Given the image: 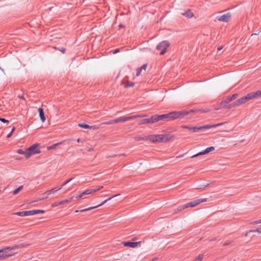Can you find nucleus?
<instances>
[{"mask_svg": "<svg viewBox=\"0 0 261 261\" xmlns=\"http://www.w3.org/2000/svg\"><path fill=\"white\" fill-rule=\"evenodd\" d=\"M188 113V112L186 111H173L162 115L155 114L147 118L148 123H154L160 120L170 121L177 118H183Z\"/></svg>", "mask_w": 261, "mask_h": 261, "instance_id": "obj_1", "label": "nucleus"}, {"mask_svg": "<svg viewBox=\"0 0 261 261\" xmlns=\"http://www.w3.org/2000/svg\"><path fill=\"white\" fill-rule=\"evenodd\" d=\"M74 198V197H71L69 198L66 199L64 200V202H65V203L71 202L73 200Z\"/></svg>", "mask_w": 261, "mask_h": 261, "instance_id": "obj_35", "label": "nucleus"}, {"mask_svg": "<svg viewBox=\"0 0 261 261\" xmlns=\"http://www.w3.org/2000/svg\"><path fill=\"white\" fill-rule=\"evenodd\" d=\"M225 100L226 101V102L227 103H229L230 102H231L232 101L231 99V98L229 96L227 97V98L225 99Z\"/></svg>", "mask_w": 261, "mask_h": 261, "instance_id": "obj_44", "label": "nucleus"}, {"mask_svg": "<svg viewBox=\"0 0 261 261\" xmlns=\"http://www.w3.org/2000/svg\"><path fill=\"white\" fill-rule=\"evenodd\" d=\"M170 43L168 41L164 40L161 42L156 47V49L159 50H161L160 55H163L166 51L167 48L169 46Z\"/></svg>", "mask_w": 261, "mask_h": 261, "instance_id": "obj_4", "label": "nucleus"}, {"mask_svg": "<svg viewBox=\"0 0 261 261\" xmlns=\"http://www.w3.org/2000/svg\"><path fill=\"white\" fill-rule=\"evenodd\" d=\"M73 178H70L69 179L66 180V181H65L62 185V186H64L65 185H66V184H67L68 182H69Z\"/></svg>", "mask_w": 261, "mask_h": 261, "instance_id": "obj_45", "label": "nucleus"}, {"mask_svg": "<svg viewBox=\"0 0 261 261\" xmlns=\"http://www.w3.org/2000/svg\"><path fill=\"white\" fill-rule=\"evenodd\" d=\"M140 242H124L123 244L124 246L129 247L130 248H135L138 246Z\"/></svg>", "mask_w": 261, "mask_h": 261, "instance_id": "obj_13", "label": "nucleus"}, {"mask_svg": "<svg viewBox=\"0 0 261 261\" xmlns=\"http://www.w3.org/2000/svg\"><path fill=\"white\" fill-rule=\"evenodd\" d=\"M158 259V257H154L153 258H152V259H151L149 261H156Z\"/></svg>", "mask_w": 261, "mask_h": 261, "instance_id": "obj_58", "label": "nucleus"}, {"mask_svg": "<svg viewBox=\"0 0 261 261\" xmlns=\"http://www.w3.org/2000/svg\"><path fill=\"white\" fill-rule=\"evenodd\" d=\"M140 115H134L129 117H120L116 119H114V122L116 123L124 122L128 120L134 119L137 117H140Z\"/></svg>", "mask_w": 261, "mask_h": 261, "instance_id": "obj_9", "label": "nucleus"}, {"mask_svg": "<svg viewBox=\"0 0 261 261\" xmlns=\"http://www.w3.org/2000/svg\"><path fill=\"white\" fill-rule=\"evenodd\" d=\"M210 110H211L210 109L206 108V109H196L195 110H191L189 111H185L188 112V113L186 115V116H187L188 114H189L190 113H197V112H201V113H206V112H210Z\"/></svg>", "mask_w": 261, "mask_h": 261, "instance_id": "obj_14", "label": "nucleus"}, {"mask_svg": "<svg viewBox=\"0 0 261 261\" xmlns=\"http://www.w3.org/2000/svg\"><path fill=\"white\" fill-rule=\"evenodd\" d=\"M29 245H15L12 247H8L5 248H3L0 250V260L4 259L7 257L11 256L13 254H15L16 252H14L12 254H7V252L8 251L15 250L16 249L22 248L23 247H27Z\"/></svg>", "mask_w": 261, "mask_h": 261, "instance_id": "obj_2", "label": "nucleus"}, {"mask_svg": "<svg viewBox=\"0 0 261 261\" xmlns=\"http://www.w3.org/2000/svg\"><path fill=\"white\" fill-rule=\"evenodd\" d=\"M125 154L124 153L119 154H114V155H112L107 156V158H110V157H115V156H125Z\"/></svg>", "mask_w": 261, "mask_h": 261, "instance_id": "obj_40", "label": "nucleus"}, {"mask_svg": "<svg viewBox=\"0 0 261 261\" xmlns=\"http://www.w3.org/2000/svg\"><path fill=\"white\" fill-rule=\"evenodd\" d=\"M65 203V202H64V200H62V201H61L60 202H59V205H62V204H64Z\"/></svg>", "mask_w": 261, "mask_h": 261, "instance_id": "obj_57", "label": "nucleus"}, {"mask_svg": "<svg viewBox=\"0 0 261 261\" xmlns=\"http://www.w3.org/2000/svg\"><path fill=\"white\" fill-rule=\"evenodd\" d=\"M147 123H148L147 118H144L143 119L139 120L138 122V124L139 125H141V124H147Z\"/></svg>", "mask_w": 261, "mask_h": 261, "instance_id": "obj_27", "label": "nucleus"}, {"mask_svg": "<svg viewBox=\"0 0 261 261\" xmlns=\"http://www.w3.org/2000/svg\"><path fill=\"white\" fill-rule=\"evenodd\" d=\"M120 195V194H116V195H114L113 196H112V197H109L108 198V199H107L106 200H104L103 202H102L101 203H100L99 204L97 205H96V206H91V207H89L88 208H85V209H83V210H81L80 211H75V213H77L79 212H85V211H89V210H92V209H94L95 208H96V207H98L100 206H101L103 204H104L105 203H106L107 201L110 200L111 199L117 196H119Z\"/></svg>", "mask_w": 261, "mask_h": 261, "instance_id": "obj_6", "label": "nucleus"}, {"mask_svg": "<svg viewBox=\"0 0 261 261\" xmlns=\"http://www.w3.org/2000/svg\"><path fill=\"white\" fill-rule=\"evenodd\" d=\"M52 205L53 206H56L59 205V202H54V203H53Z\"/></svg>", "mask_w": 261, "mask_h": 261, "instance_id": "obj_53", "label": "nucleus"}, {"mask_svg": "<svg viewBox=\"0 0 261 261\" xmlns=\"http://www.w3.org/2000/svg\"><path fill=\"white\" fill-rule=\"evenodd\" d=\"M119 28H124V26L122 24H120L119 25Z\"/></svg>", "mask_w": 261, "mask_h": 261, "instance_id": "obj_62", "label": "nucleus"}, {"mask_svg": "<svg viewBox=\"0 0 261 261\" xmlns=\"http://www.w3.org/2000/svg\"><path fill=\"white\" fill-rule=\"evenodd\" d=\"M0 121L3 123H8L9 122V120L3 118H0Z\"/></svg>", "mask_w": 261, "mask_h": 261, "instance_id": "obj_42", "label": "nucleus"}, {"mask_svg": "<svg viewBox=\"0 0 261 261\" xmlns=\"http://www.w3.org/2000/svg\"><path fill=\"white\" fill-rule=\"evenodd\" d=\"M134 85H135V83L127 81L125 83V84L124 85V87L125 88L131 87H133Z\"/></svg>", "mask_w": 261, "mask_h": 261, "instance_id": "obj_25", "label": "nucleus"}, {"mask_svg": "<svg viewBox=\"0 0 261 261\" xmlns=\"http://www.w3.org/2000/svg\"><path fill=\"white\" fill-rule=\"evenodd\" d=\"M227 104V103L226 102V101L224 100H223L221 101V103H220V105H221V107H226L227 108V106L226 105Z\"/></svg>", "mask_w": 261, "mask_h": 261, "instance_id": "obj_36", "label": "nucleus"}, {"mask_svg": "<svg viewBox=\"0 0 261 261\" xmlns=\"http://www.w3.org/2000/svg\"><path fill=\"white\" fill-rule=\"evenodd\" d=\"M99 128V126L96 125H93L92 126L90 125V129H97Z\"/></svg>", "mask_w": 261, "mask_h": 261, "instance_id": "obj_39", "label": "nucleus"}, {"mask_svg": "<svg viewBox=\"0 0 261 261\" xmlns=\"http://www.w3.org/2000/svg\"><path fill=\"white\" fill-rule=\"evenodd\" d=\"M208 186H209V184H207V185H205L200 186L198 187H196V189H202L203 188L208 187Z\"/></svg>", "mask_w": 261, "mask_h": 261, "instance_id": "obj_38", "label": "nucleus"}, {"mask_svg": "<svg viewBox=\"0 0 261 261\" xmlns=\"http://www.w3.org/2000/svg\"><path fill=\"white\" fill-rule=\"evenodd\" d=\"M147 64H144L141 67H140V68H141V70H142L143 69L145 70H146V68L147 67Z\"/></svg>", "mask_w": 261, "mask_h": 261, "instance_id": "obj_48", "label": "nucleus"}, {"mask_svg": "<svg viewBox=\"0 0 261 261\" xmlns=\"http://www.w3.org/2000/svg\"><path fill=\"white\" fill-rule=\"evenodd\" d=\"M113 123H116V122H114V120H110L109 121H108V122H105L103 123H102L101 124H105L109 125V124H113Z\"/></svg>", "mask_w": 261, "mask_h": 261, "instance_id": "obj_37", "label": "nucleus"}, {"mask_svg": "<svg viewBox=\"0 0 261 261\" xmlns=\"http://www.w3.org/2000/svg\"><path fill=\"white\" fill-rule=\"evenodd\" d=\"M23 188V186H20L18 188H16L15 190L13 191V194L14 195H16L20 192Z\"/></svg>", "mask_w": 261, "mask_h": 261, "instance_id": "obj_23", "label": "nucleus"}, {"mask_svg": "<svg viewBox=\"0 0 261 261\" xmlns=\"http://www.w3.org/2000/svg\"><path fill=\"white\" fill-rule=\"evenodd\" d=\"M17 153H18L19 154L24 155L26 159H29L30 158V156H28V152L27 151V149H26L25 151H23L21 149H19L17 150Z\"/></svg>", "mask_w": 261, "mask_h": 261, "instance_id": "obj_19", "label": "nucleus"}, {"mask_svg": "<svg viewBox=\"0 0 261 261\" xmlns=\"http://www.w3.org/2000/svg\"><path fill=\"white\" fill-rule=\"evenodd\" d=\"M15 127H13L12 128V130L11 131V132H12V133L15 131Z\"/></svg>", "mask_w": 261, "mask_h": 261, "instance_id": "obj_60", "label": "nucleus"}, {"mask_svg": "<svg viewBox=\"0 0 261 261\" xmlns=\"http://www.w3.org/2000/svg\"><path fill=\"white\" fill-rule=\"evenodd\" d=\"M93 150V148H89L88 149V151L89 152H90V151H92Z\"/></svg>", "mask_w": 261, "mask_h": 261, "instance_id": "obj_59", "label": "nucleus"}, {"mask_svg": "<svg viewBox=\"0 0 261 261\" xmlns=\"http://www.w3.org/2000/svg\"><path fill=\"white\" fill-rule=\"evenodd\" d=\"M249 232H258L259 233H261V227L258 228L256 229L250 230Z\"/></svg>", "mask_w": 261, "mask_h": 261, "instance_id": "obj_31", "label": "nucleus"}, {"mask_svg": "<svg viewBox=\"0 0 261 261\" xmlns=\"http://www.w3.org/2000/svg\"><path fill=\"white\" fill-rule=\"evenodd\" d=\"M207 198H200L196 199L195 200H194L193 201H191L190 202L187 203L186 204V205H188V208L191 207H195L198 204H200L201 202H204L207 201Z\"/></svg>", "mask_w": 261, "mask_h": 261, "instance_id": "obj_8", "label": "nucleus"}, {"mask_svg": "<svg viewBox=\"0 0 261 261\" xmlns=\"http://www.w3.org/2000/svg\"><path fill=\"white\" fill-rule=\"evenodd\" d=\"M214 149H215V148L213 146L207 147L204 150L199 152V153H198L195 155H193L192 156V158H195V157H197L199 155L207 154V153L214 150Z\"/></svg>", "mask_w": 261, "mask_h": 261, "instance_id": "obj_12", "label": "nucleus"}, {"mask_svg": "<svg viewBox=\"0 0 261 261\" xmlns=\"http://www.w3.org/2000/svg\"><path fill=\"white\" fill-rule=\"evenodd\" d=\"M83 195H86L91 194V190L90 189H87L84 192H82Z\"/></svg>", "mask_w": 261, "mask_h": 261, "instance_id": "obj_33", "label": "nucleus"}, {"mask_svg": "<svg viewBox=\"0 0 261 261\" xmlns=\"http://www.w3.org/2000/svg\"><path fill=\"white\" fill-rule=\"evenodd\" d=\"M223 48V46H220L218 48V50H221Z\"/></svg>", "mask_w": 261, "mask_h": 261, "instance_id": "obj_61", "label": "nucleus"}, {"mask_svg": "<svg viewBox=\"0 0 261 261\" xmlns=\"http://www.w3.org/2000/svg\"><path fill=\"white\" fill-rule=\"evenodd\" d=\"M119 51H120L119 49L117 48V49H115V50L113 51V54H116L119 53Z\"/></svg>", "mask_w": 261, "mask_h": 261, "instance_id": "obj_50", "label": "nucleus"}, {"mask_svg": "<svg viewBox=\"0 0 261 261\" xmlns=\"http://www.w3.org/2000/svg\"><path fill=\"white\" fill-rule=\"evenodd\" d=\"M159 137V136H156V135H150L148 137V140L153 143H157V138Z\"/></svg>", "mask_w": 261, "mask_h": 261, "instance_id": "obj_20", "label": "nucleus"}, {"mask_svg": "<svg viewBox=\"0 0 261 261\" xmlns=\"http://www.w3.org/2000/svg\"><path fill=\"white\" fill-rule=\"evenodd\" d=\"M91 190V194L93 193H95V192H96L98 191V190L95 188V189H90Z\"/></svg>", "mask_w": 261, "mask_h": 261, "instance_id": "obj_51", "label": "nucleus"}, {"mask_svg": "<svg viewBox=\"0 0 261 261\" xmlns=\"http://www.w3.org/2000/svg\"><path fill=\"white\" fill-rule=\"evenodd\" d=\"M61 189H62V187H60V188L58 189H56V188H54V189H52L50 190H49V192L51 194H54L56 192H57L58 191H59V190H60Z\"/></svg>", "mask_w": 261, "mask_h": 261, "instance_id": "obj_32", "label": "nucleus"}, {"mask_svg": "<svg viewBox=\"0 0 261 261\" xmlns=\"http://www.w3.org/2000/svg\"><path fill=\"white\" fill-rule=\"evenodd\" d=\"M51 194V193H50L49 192V190H48L47 191H46L45 192H44L43 195H46V196H44L43 197V198H41V199H37V200H34L33 202H36V201H38L39 200H44L45 199H46L47 198L48 196Z\"/></svg>", "mask_w": 261, "mask_h": 261, "instance_id": "obj_21", "label": "nucleus"}, {"mask_svg": "<svg viewBox=\"0 0 261 261\" xmlns=\"http://www.w3.org/2000/svg\"><path fill=\"white\" fill-rule=\"evenodd\" d=\"M18 98H19L20 99H25L24 96H23V95H18Z\"/></svg>", "mask_w": 261, "mask_h": 261, "instance_id": "obj_55", "label": "nucleus"}, {"mask_svg": "<svg viewBox=\"0 0 261 261\" xmlns=\"http://www.w3.org/2000/svg\"><path fill=\"white\" fill-rule=\"evenodd\" d=\"M224 123H220L211 125H205L200 126H189L187 125L182 126V128L192 130L193 132H198L199 131L204 130L206 129H209L223 125Z\"/></svg>", "mask_w": 261, "mask_h": 261, "instance_id": "obj_3", "label": "nucleus"}, {"mask_svg": "<svg viewBox=\"0 0 261 261\" xmlns=\"http://www.w3.org/2000/svg\"><path fill=\"white\" fill-rule=\"evenodd\" d=\"M77 142L79 143V142H81L82 141L81 140V139L80 138H79L77 139Z\"/></svg>", "mask_w": 261, "mask_h": 261, "instance_id": "obj_63", "label": "nucleus"}, {"mask_svg": "<svg viewBox=\"0 0 261 261\" xmlns=\"http://www.w3.org/2000/svg\"><path fill=\"white\" fill-rule=\"evenodd\" d=\"M156 136H159L157 138V143L166 142L170 140L172 138H174V135L170 136L169 135H156Z\"/></svg>", "mask_w": 261, "mask_h": 261, "instance_id": "obj_7", "label": "nucleus"}, {"mask_svg": "<svg viewBox=\"0 0 261 261\" xmlns=\"http://www.w3.org/2000/svg\"><path fill=\"white\" fill-rule=\"evenodd\" d=\"M58 145V144H54L50 146H49L48 147V150H50V149H54V148H55Z\"/></svg>", "mask_w": 261, "mask_h": 261, "instance_id": "obj_41", "label": "nucleus"}, {"mask_svg": "<svg viewBox=\"0 0 261 261\" xmlns=\"http://www.w3.org/2000/svg\"><path fill=\"white\" fill-rule=\"evenodd\" d=\"M39 144L38 143H35L33 144L28 149H27L28 152V156L30 157L31 155L33 154H38L41 152L40 149H38V147L39 146Z\"/></svg>", "mask_w": 261, "mask_h": 261, "instance_id": "obj_5", "label": "nucleus"}, {"mask_svg": "<svg viewBox=\"0 0 261 261\" xmlns=\"http://www.w3.org/2000/svg\"><path fill=\"white\" fill-rule=\"evenodd\" d=\"M141 71H142L141 68H138L137 71L136 75L137 76H139L141 73Z\"/></svg>", "mask_w": 261, "mask_h": 261, "instance_id": "obj_43", "label": "nucleus"}, {"mask_svg": "<svg viewBox=\"0 0 261 261\" xmlns=\"http://www.w3.org/2000/svg\"><path fill=\"white\" fill-rule=\"evenodd\" d=\"M216 239L215 238L214 239L211 240V241H216Z\"/></svg>", "mask_w": 261, "mask_h": 261, "instance_id": "obj_64", "label": "nucleus"}, {"mask_svg": "<svg viewBox=\"0 0 261 261\" xmlns=\"http://www.w3.org/2000/svg\"><path fill=\"white\" fill-rule=\"evenodd\" d=\"M231 17V14L229 13L223 14L221 16H218L217 19L221 22H228Z\"/></svg>", "mask_w": 261, "mask_h": 261, "instance_id": "obj_10", "label": "nucleus"}, {"mask_svg": "<svg viewBox=\"0 0 261 261\" xmlns=\"http://www.w3.org/2000/svg\"><path fill=\"white\" fill-rule=\"evenodd\" d=\"M246 97L248 100L261 96V91H257L256 92H253L247 94Z\"/></svg>", "mask_w": 261, "mask_h": 261, "instance_id": "obj_11", "label": "nucleus"}, {"mask_svg": "<svg viewBox=\"0 0 261 261\" xmlns=\"http://www.w3.org/2000/svg\"><path fill=\"white\" fill-rule=\"evenodd\" d=\"M261 223V219L260 220H257V221L252 222V223L253 224H258V223Z\"/></svg>", "mask_w": 261, "mask_h": 261, "instance_id": "obj_47", "label": "nucleus"}, {"mask_svg": "<svg viewBox=\"0 0 261 261\" xmlns=\"http://www.w3.org/2000/svg\"><path fill=\"white\" fill-rule=\"evenodd\" d=\"M237 106H238V105H237L236 101H235L234 102H232V103L228 105L227 106V108L229 109H231L233 108V107H236Z\"/></svg>", "mask_w": 261, "mask_h": 261, "instance_id": "obj_29", "label": "nucleus"}, {"mask_svg": "<svg viewBox=\"0 0 261 261\" xmlns=\"http://www.w3.org/2000/svg\"><path fill=\"white\" fill-rule=\"evenodd\" d=\"M188 208V205H186V204H184V205H181V206H179L177 209V211H175V212H180V211H181L186 208Z\"/></svg>", "mask_w": 261, "mask_h": 261, "instance_id": "obj_24", "label": "nucleus"}, {"mask_svg": "<svg viewBox=\"0 0 261 261\" xmlns=\"http://www.w3.org/2000/svg\"><path fill=\"white\" fill-rule=\"evenodd\" d=\"M79 126L80 127L85 128V129L90 128V125H89L87 124H85V123H80V124H79Z\"/></svg>", "mask_w": 261, "mask_h": 261, "instance_id": "obj_30", "label": "nucleus"}, {"mask_svg": "<svg viewBox=\"0 0 261 261\" xmlns=\"http://www.w3.org/2000/svg\"><path fill=\"white\" fill-rule=\"evenodd\" d=\"M248 100L247 99V97L246 96H243L239 99H238L236 101L238 106L242 105L247 101Z\"/></svg>", "mask_w": 261, "mask_h": 261, "instance_id": "obj_17", "label": "nucleus"}, {"mask_svg": "<svg viewBox=\"0 0 261 261\" xmlns=\"http://www.w3.org/2000/svg\"><path fill=\"white\" fill-rule=\"evenodd\" d=\"M135 140L138 141L142 140H148V137H136L134 138Z\"/></svg>", "mask_w": 261, "mask_h": 261, "instance_id": "obj_26", "label": "nucleus"}, {"mask_svg": "<svg viewBox=\"0 0 261 261\" xmlns=\"http://www.w3.org/2000/svg\"><path fill=\"white\" fill-rule=\"evenodd\" d=\"M231 243H232V242H225L223 244V246H225L228 245L230 244Z\"/></svg>", "mask_w": 261, "mask_h": 261, "instance_id": "obj_52", "label": "nucleus"}, {"mask_svg": "<svg viewBox=\"0 0 261 261\" xmlns=\"http://www.w3.org/2000/svg\"><path fill=\"white\" fill-rule=\"evenodd\" d=\"M12 135V132H10L8 135L7 136V138H10Z\"/></svg>", "mask_w": 261, "mask_h": 261, "instance_id": "obj_56", "label": "nucleus"}, {"mask_svg": "<svg viewBox=\"0 0 261 261\" xmlns=\"http://www.w3.org/2000/svg\"><path fill=\"white\" fill-rule=\"evenodd\" d=\"M229 96L231 98V100L232 101V100L237 99L239 95H238V94L236 93V94H233L231 96Z\"/></svg>", "mask_w": 261, "mask_h": 261, "instance_id": "obj_34", "label": "nucleus"}, {"mask_svg": "<svg viewBox=\"0 0 261 261\" xmlns=\"http://www.w3.org/2000/svg\"><path fill=\"white\" fill-rule=\"evenodd\" d=\"M60 51H61L62 53H65L66 48H61V49H58Z\"/></svg>", "mask_w": 261, "mask_h": 261, "instance_id": "obj_49", "label": "nucleus"}, {"mask_svg": "<svg viewBox=\"0 0 261 261\" xmlns=\"http://www.w3.org/2000/svg\"><path fill=\"white\" fill-rule=\"evenodd\" d=\"M83 196V195L82 193H81L80 194H79L77 195L75 197V198L76 199H79V198H81Z\"/></svg>", "mask_w": 261, "mask_h": 261, "instance_id": "obj_46", "label": "nucleus"}, {"mask_svg": "<svg viewBox=\"0 0 261 261\" xmlns=\"http://www.w3.org/2000/svg\"><path fill=\"white\" fill-rule=\"evenodd\" d=\"M13 214L19 216H21V217L32 215V212H31V211L18 212L15 213Z\"/></svg>", "mask_w": 261, "mask_h": 261, "instance_id": "obj_15", "label": "nucleus"}, {"mask_svg": "<svg viewBox=\"0 0 261 261\" xmlns=\"http://www.w3.org/2000/svg\"><path fill=\"white\" fill-rule=\"evenodd\" d=\"M31 212H32V215H36L39 213H44V210H31Z\"/></svg>", "mask_w": 261, "mask_h": 261, "instance_id": "obj_22", "label": "nucleus"}, {"mask_svg": "<svg viewBox=\"0 0 261 261\" xmlns=\"http://www.w3.org/2000/svg\"><path fill=\"white\" fill-rule=\"evenodd\" d=\"M182 14L189 18H192L194 16V14L190 9L187 10L185 13H182Z\"/></svg>", "mask_w": 261, "mask_h": 261, "instance_id": "obj_18", "label": "nucleus"}, {"mask_svg": "<svg viewBox=\"0 0 261 261\" xmlns=\"http://www.w3.org/2000/svg\"><path fill=\"white\" fill-rule=\"evenodd\" d=\"M203 258V254H199L196 258L192 261H202Z\"/></svg>", "mask_w": 261, "mask_h": 261, "instance_id": "obj_28", "label": "nucleus"}, {"mask_svg": "<svg viewBox=\"0 0 261 261\" xmlns=\"http://www.w3.org/2000/svg\"><path fill=\"white\" fill-rule=\"evenodd\" d=\"M38 112H39V115L40 120H41V121L42 122H44L46 120V118L45 117V115H44V113L43 109L42 108H39L38 109Z\"/></svg>", "mask_w": 261, "mask_h": 261, "instance_id": "obj_16", "label": "nucleus"}, {"mask_svg": "<svg viewBox=\"0 0 261 261\" xmlns=\"http://www.w3.org/2000/svg\"><path fill=\"white\" fill-rule=\"evenodd\" d=\"M103 186H98L97 188H96L97 190H98V191H99L100 190L102 189L103 188Z\"/></svg>", "mask_w": 261, "mask_h": 261, "instance_id": "obj_54", "label": "nucleus"}]
</instances>
